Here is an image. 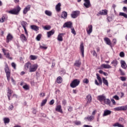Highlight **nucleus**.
<instances>
[{
  "mask_svg": "<svg viewBox=\"0 0 127 127\" xmlns=\"http://www.w3.org/2000/svg\"><path fill=\"white\" fill-rule=\"evenodd\" d=\"M21 8L19 7V6H17L16 8L13 9L10 11H6V12L7 13H9L10 14H18V12L20 11Z\"/></svg>",
  "mask_w": 127,
  "mask_h": 127,
  "instance_id": "1",
  "label": "nucleus"
},
{
  "mask_svg": "<svg viewBox=\"0 0 127 127\" xmlns=\"http://www.w3.org/2000/svg\"><path fill=\"white\" fill-rule=\"evenodd\" d=\"M79 84H80V80L79 79H75L70 83V86L71 88H76L77 86H79Z\"/></svg>",
  "mask_w": 127,
  "mask_h": 127,
  "instance_id": "2",
  "label": "nucleus"
},
{
  "mask_svg": "<svg viewBox=\"0 0 127 127\" xmlns=\"http://www.w3.org/2000/svg\"><path fill=\"white\" fill-rule=\"evenodd\" d=\"M79 14H80L79 11H73L71 14V17H72V18H76V17H78V15H79Z\"/></svg>",
  "mask_w": 127,
  "mask_h": 127,
  "instance_id": "3",
  "label": "nucleus"
},
{
  "mask_svg": "<svg viewBox=\"0 0 127 127\" xmlns=\"http://www.w3.org/2000/svg\"><path fill=\"white\" fill-rule=\"evenodd\" d=\"M127 105L124 106L118 107L114 108V111H127Z\"/></svg>",
  "mask_w": 127,
  "mask_h": 127,
  "instance_id": "4",
  "label": "nucleus"
},
{
  "mask_svg": "<svg viewBox=\"0 0 127 127\" xmlns=\"http://www.w3.org/2000/svg\"><path fill=\"white\" fill-rule=\"evenodd\" d=\"M38 68V65L37 64H34L31 65L29 69V72H35Z\"/></svg>",
  "mask_w": 127,
  "mask_h": 127,
  "instance_id": "5",
  "label": "nucleus"
},
{
  "mask_svg": "<svg viewBox=\"0 0 127 127\" xmlns=\"http://www.w3.org/2000/svg\"><path fill=\"white\" fill-rule=\"evenodd\" d=\"M30 7H31V6L30 5H28L26 6L23 10V14H26L29 10H30Z\"/></svg>",
  "mask_w": 127,
  "mask_h": 127,
  "instance_id": "6",
  "label": "nucleus"
},
{
  "mask_svg": "<svg viewBox=\"0 0 127 127\" xmlns=\"http://www.w3.org/2000/svg\"><path fill=\"white\" fill-rule=\"evenodd\" d=\"M72 22H67L63 25V27H64V28H65V27H67V28H72Z\"/></svg>",
  "mask_w": 127,
  "mask_h": 127,
  "instance_id": "7",
  "label": "nucleus"
},
{
  "mask_svg": "<svg viewBox=\"0 0 127 127\" xmlns=\"http://www.w3.org/2000/svg\"><path fill=\"white\" fill-rule=\"evenodd\" d=\"M5 67L4 71L6 73V75H10V70H9V68H8V65H7V64H5Z\"/></svg>",
  "mask_w": 127,
  "mask_h": 127,
  "instance_id": "8",
  "label": "nucleus"
},
{
  "mask_svg": "<svg viewBox=\"0 0 127 127\" xmlns=\"http://www.w3.org/2000/svg\"><path fill=\"white\" fill-rule=\"evenodd\" d=\"M85 2L84 3V5L86 7V8H89L91 6V2H90V0H84Z\"/></svg>",
  "mask_w": 127,
  "mask_h": 127,
  "instance_id": "9",
  "label": "nucleus"
},
{
  "mask_svg": "<svg viewBox=\"0 0 127 127\" xmlns=\"http://www.w3.org/2000/svg\"><path fill=\"white\" fill-rule=\"evenodd\" d=\"M86 31L88 34H90L91 32H93V26L92 25L88 26Z\"/></svg>",
  "mask_w": 127,
  "mask_h": 127,
  "instance_id": "10",
  "label": "nucleus"
},
{
  "mask_svg": "<svg viewBox=\"0 0 127 127\" xmlns=\"http://www.w3.org/2000/svg\"><path fill=\"white\" fill-rule=\"evenodd\" d=\"M104 41L107 44V45H109L112 47V42H111V40L109 39L108 37L104 38Z\"/></svg>",
  "mask_w": 127,
  "mask_h": 127,
  "instance_id": "11",
  "label": "nucleus"
},
{
  "mask_svg": "<svg viewBox=\"0 0 127 127\" xmlns=\"http://www.w3.org/2000/svg\"><path fill=\"white\" fill-rule=\"evenodd\" d=\"M56 111L61 114L63 113V110H62V107L61 105H58L56 107Z\"/></svg>",
  "mask_w": 127,
  "mask_h": 127,
  "instance_id": "12",
  "label": "nucleus"
},
{
  "mask_svg": "<svg viewBox=\"0 0 127 127\" xmlns=\"http://www.w3.org/2000/svg\"><path fill=\"white\" fill-rule=\"evenodd\" d=\"M12 38H13L12 35L9 33L6 37V43H9V41L12 40Z\"/></svg>",
  "mask_w": 127,
  "mask_h": 127,
  "instance_id": "13",
  "label": "nucleus"
},
{
  "mask_svg": "<svg viewBox=\"0 0 127 127\" xmlns=\"http://www.w3.org/2000/svg\"><path fill=\"white\" fill-rule=\"evenodd\" d=\"M112 114V111L109 110H105L104 111V114H103V117H106V116H110Z\"/></svg>",
  "mask_w": 127,
  "mask_h": 127,
  "instance_id": "14",
  "label": "nucleus"
},
{
  "mask_svg": "<svg viewBox=\"0 0 127 127\" xmlns=\"http://www.w3.org/2000/svg\"><path fill=\"white\" fill-rule=\"evenodd\" d=\"M31 65V63H30V62H27V63H26L24 65L25 70H28V69L29 70H30Z\"/></svg>",
  "mask_w": 127,
  "mask_h": 127,
  "instance_id": "15",
  "label": "nucleus"
},
{
  "mask_svg": "<svg viewBox=\"0 0 127 127\" xmlns=\"http://www.w3.org/2000/svg\"><path fill=\"white\" fill-rule=\"evenodd\" d=\"M80 49L82 57H84V44L83 43H81L80 45Z\"/></svg>",
  "mask_w": 127,
  "mask_h": 127,
  "instance_id": "16",
  "label": "nucleus"
},
{
  "mask_svg": "<svg viewBox=\"0 0 127 127\" xmlns=\"http://www.w3.org/2000/svg\"><path fill=\"white\" fill-rule=\"evenodd\" d=\"M98 13L100 15H107L108 14V10L107 9L102 10L100 11Z\"/></svg>",
  "mask_w": 127,
  "mask_h": 127,
  "instance_id": "17",
  "label": "nucleus"
},
{
  "mask_svg": "<svg viewBox=\"0 0 127 127\" xmlns=\"http://www.w3.org/2000/svg\"><path fill=\"white\" fill-rule=\"evenodd\" d=\"M2 51L4 54V55L6 56V58H8V59H11V60L12 59V58L9 57V53H6V50L5 49L3 48L2 49Z\"/></svg>",
  "mask_w": 127,
  "mask_h": 127,
  "instance_id": "18",
  "label": "nucleus"
},
{
  "mask_svg": "<svg viewBox=\"0 0 127 127\" xmlns=\"http://www.w3.org/2000/svg\"><path fill=\"white\" fill-rule=\"evenodd\" d=\"M55 33V31L54 30H52L49 32H47V37L48 38H50L51 36H52L53 34Z\"/></svg>",
  "mask_w": 127,
  "mask_h": 127,
  "instance_id": "19",
  "label": "nucleus"
},
{
  "mask_svg": "<svg viewBox=\"0 0 127 127\" xmlns=\"http://www.w3.org/2000/svg\"><path fill=\"white\" fill-rule=\"evenodd\" d=\"M86 99L87 100L86 105L90 104V103L92 102V96H91V95H87L86 96Z\"/></svg>",
  "mask_w": 127,
  "mask_h": 127,
  "instance_id": "20",
  "label": "nucleus"
},
{
  "mask_svg": "<svg viewBox=\"0 0 127 127\" xmlns=\"http://www.w3.org/2000/svg\"><path fill=\"white\" fill-rule=\"evenodd\" d=\"M67 15H68V14L67 13V12L64 11L62 13V14L61 15V16L62 18H64V19H66L67 18Z\"/></svg>",
  "mask_w": 127,
  "mask_h": 127,
  "instance_id": "21",
  "label": "nucleus"
},
{
  "mask_svg": "<svg viewBox=\"0 0 127 127\" xmlns=\"http://www.w3.org/2000/svg\"><path fill=\"white\" fill-rule=\"evenodd\" d=\"M105 99H106V96L104 95H99L98 96V100L100 102H103V101H105Z\"/></svg>",
  "mask_w": 127,
  "mask_h": 127,
  "instance_id": "22",
  "label": "nucleus"
},
{
  "mask_svg": "<svg viewBox=\"0 0 127 127\" xmlns=\"http://www.w3.org/2000/svg\"><path fill=\"white\" fill-rule=\"evenodd\" d=\"M101 67H102V68H104V69H111V68H112V66L105 64H102L101 65Z\"/></svg>",
  "mask_w": 127,
  "mask_h": 127,
  "instance_id": "23",
  "label": "nucleus"
},
{
  "mask_svg": "<svg viewBox=\"0 0 127 127\" xmlns=\"http://www.w3.org/2000/svg\"><path fill=\"white\" fill-rule=\"evenodd\" d=\"M63 35H64V33H60L59 34L58 36V41H63Z\"/></svg>",
  "mask_w": 127,
  "mask_h": 127,
  "instance_id": "24",
  "label": "nucleus"
},
{
  "mask_svg": "<svg viewBox=\"0 0 127 127\" xmlns=\"http://www.w3.org/2000/svg\"><path fill=\"white\" fill-rule=\"evenodd\" d=\"M56 9L57 11H60L61 10V3L59 2L56 5Z\"/></svg>",
  "mask_w": 127,
  "mask_h": 127,
  "instance_id": "25",
  "label": "nucleus"
},
{
  "mask_svg": "<svg viewBox=\"0 0 127 127\" xmlns=\"http://www.w3.org/2000/svg\"><path fill=\"white\" fill-rule=\"evenodd\" d=\"M121 67L123 68V69H126L127 68V64H126V62L124 61H121Z\"/></svg>",
  "mask_w": 127,
  "mask_h": 127,
  "instance_id": "26",
  "label": "nucleus"
},
{
  "mask_svg": "<svg viewBox=\"0 0 127 127\" xmlns=\"http://www.w3.org/2000/svg\"><path fill=\"white\" fill-rule=\"evenodd\" d=\"M30 27L31 29H33V30H35V31H38V30H39V29L38 26L36 25H31Z\"/></svg>",
  "mask_w": 127,
  "mask_h": 127,
  "instance_id": "27",
  "label": "nucleus"
},
{
  "mask_svg": "<svg viewBox=\"0 0 127 127\" xmlns=\"http://www.w3.org/2000/svg\"><path fill=\"white\" fill-rule=\"evenodd\" d=\"M96 77H97V79L98 80V81L99 82V84L100 85H102V78H101V77H100V75L99 74V73L96 74Z\"/></svg>",
  "mask_w": 127,
  "mask_h": 127,
  "instance_id": "28",
  "label": "nucleus"
},
{
  "mask_svg": "<svg viewBox=\"0 0 127 127\" xmlns=\"http://www.w3.org/2000/svg\"><path fill=\"white\" fill-rule=\"evenodd\" d=\"M104 103L106 104V105H109V106H111V100H110L109 99H106L105 98V99H104Z\"/></svg>",
  "mask_w": 127,
  "mask_h": 127,
  "instance_id": "29",
  "label": "nucleus"
},
{
  "mask_svg": "<svg viewBox=\"0 0 127 127\" xmlns=\"http://www.w3.org/2000/svg\"><path fill=\"white\" fill-rule=\"evenodd\" d=\"M103 83L104 84V85H106V86H109V82L108 81V80L106 79L105 77L102 78Z\"/></svg>",
  "mask_w": 127,
  "mask_h": 127,
  "instance_id": "30",
  "label": "nucleus"
},
{
  "mask_svg": "<svg viewBox=\"0 0 127 127\" xmlns=\"http://www.w3.org/2000/svg\"><path fill=\"white\" fill-rule=\"evenodd\" d=\"M85 119H86V120H87V121H88L89 122H91V121H93V120L95 119V117L92 115L86 117Z\"/></svg>",
  "mask_w": 127,
  "mask_h": 127,
  "instance_id": "31",
  "label": "nucleus"
},
{
  "mask_svg": "<svg viewBox=\"0 0 127 127\" xmlns=\"http://www.w3.org/2000/svg\"><path fill=\"white\" fill-rule=\"evenodd\" d=\"M20 39L22 40V41H26L27 40V39L26 38V37H25V35L24 34H22L20 37Z\"/></svg>",
  "mask_w": 127,
  "mask_h": 127,
  "instance_id": "32",
  "label": "nucleus"
},
{
  "mask_svg": "<svg viewBox=\"0 0 127 127\" xmlns=\"http://www.w3.org/2000/svg\"><path fill=\"white\" fill-rule=\"evenodd\" d=\"M111 64H113L115 67L119 64V62H118V60H114L111 62Z\"/></svg>",
  "mask_w": 127,
  "mask_h": 127,
  "instance_id": "33",
  "label": "nucleus"
},
{
  "mask_svg": "<svg viewBox=\"0 0 127 127\" xmlns=\"http://www.w3.org/2000/svg\"><path fill=\"white\" fill-rule=\"evenodd\" d=\"M10 120L9 119V118H3V122L4 124H9Z\"/></svg>",
  "mask_w": 127,
  "mask_h": 127,
  "instance_id": "34",
  "label": "nucleus"
},
{
  "mask_svg": "<svg viewBox=\"0 0 127 127\" xmlns=\"http://www.w3.org/2000/svg\"><path fill=\"white\" fill-rule=\"evenodd\" d=\"M45 14H46V15H48V16H51V15H52V12L49 10H46L45 11Z\"/></svg>",
  "mask_w": 127,
  "mask_h": 127,
  "instance_id": "35",
  "label": "nucleus"
},
{
  "mask_svg": "<svg viewBox=\"0 0 127 127\" xmlns=\"http://www.w3.org/2000/svg\"><path fill=\"white\" fill-rule=\"evenodd\" d=\"M57 82L58 84H61V83H62V77L59 76L57 79Z\"/></svg>",
  "mask_w": 127,
  "mask_h": 127,
  "instance_id": "36",
  "label": "nucleus"
},
{
  "mask_svg": "<svg viewBox=\"0 0 127 127\" xmlns=\"http://www.w3.org/2000/svg\"><path fill=\"white\" fill-rule=\"evenodd\" d=\"M81 65V62L79 61H75V63H74V66H76V67H80Z\"/></svg>",
  "mask_w": 127,
  "mask_h": 127,
  "instance_id": "37",
  "label": "nucleus"
},
{
  "mask_svg": "<svg viewBox=\"0 0 127 127\" xmlns=\"http://www.w3.org/2000/svg\"><path fill=\"white\" fill-rule=\"evenodd\" d=\"M27 22L24 21H22V22H21V25H22L23 28H25L26 27V25H27Z\"/></svg>",
  "mask_w": 127,
  "mask_h": 127,
  "instance_id": "38",
  "label": "nucleus"
},
{
  "mask_svg": "<svg viewBox=\"0 0 127 127\" xmlns=\"http://www.w3.org/2000/svg\"><path fill=\"white\" fill-rule=\"evenodd\" d=\"M119 15L120 16H123L125 18H127V14H126L125 13L121 12L119 13Z\"/></svg>",
  "mask_w": 127,
  "mask_h": 127,
  "instance_id": "39",
  "label": "nucleus"
},
{
  "mask_svg": "<svg viewBox=\"0 0 127 127\" xmlns=\"http://www.w3.org/2000/svg\"><path fill=\"white\" fill-rule=\"evenodd\" d=\"M46 103H47V99L43 100L41 104V106L43 107V106L45 105V104H46Z\"/></svg>",
  "mask_w": 127,
  "mask_h": 127,
  "instance_id": "40",
  "label": "nucleus"
},
{
  "mask_svg": "<svg viewBox=\"0 0 127 127\" xmlns=\"http://www.w3.org/2000/svg\"><path fill=\"white\" fill-rule=\"evenodd\" d=\"M13 91L9 88L8 89L7 91V96H11V94H12Z\"/></svg>",
  "mask_w": 127,
  "mask_h": 127,
  "instance_id": "41",
  "label": "nucleus"
},
{
  "mask_svg": "<svg viewBox=\"0 0 127 127\" xmlns=\"http://www.w3.org/2000/svg\"><path fill=\"white\" fill-rule=\"evenodd\" d=\"M113 127H124V126L120 124L119 123H116L114 125H113Z\"/></svg>",
  "mask_w": 127,
  "mask_h": 127,
  "instance_id": "42",
  "label": "nucleus"
},
{
  "mask_svg": "<svg viewBox=\"0 0 127 127\" xmlns=\"http://www.w3.org/2000/svg\"><path fill=\"white\" fill-rule=\"evenodd\" d=\"M44 29H45V30H50V28H51V26H50V25H47L45 26V27H43Z\"/></svg>",
  "mask_w": 127,
  "mask_h": 127,
  "instance_id": "43",
  "label": "nucleus"
},
{
  "mask_svg": "<svg viewBox=\"0 0 127 127\" xmlns=\"http://www.w3.org/2000/svg\"><path fill=\"white\" fill-rule=\"evenodd\" d=\"M41 36H42V35L41 34H39L37 36L36 39L37 40V41H40V39H41Z\"/></svg>",
  "mask_w": 127,
  "mask_h": 127,
  "instance_id": "44",
  "label": "nucleus"
},
{
  "mask_svg": "<svg viewBox=\"0 0 127 127\" xmlns=\"http://www.w3.org/2000/svg\"><path fill=\"white\" fill-rule=\"evenodd\" d=\"M6 17L5 15L2 16L1 18H0V22H3L5 20Z\"/></svg>",
  "mask_w": 127,
  "mask_h": 127,
  "instance_id": "45",
  "label": "nucleus"
},
{
  "mask_svg": "<svg viewBox=\"0 0 127 127\" xmlns=\"http://www.w3.org/2000/svg\"><path fill=\"white\" fill-rule=\"evenodd\" d=\"M30 58L31 60H35L36 59V58H37L35 56L31 55L30 56Z\"/></svg>",
  "mask_w": 127,
  "mask_h": 127,
  "instance_id": "46",
  "label": "nucleus"
},
{
  "mask_svg": "<svg viewBox=\"0 0 127 127\" xmlns=\"http://www.w3.org/2000/svg\"><path fill=\"white\" fill-rule=\"evenodd\" d=\"M83 83H84V84H88L89 83V79L87 78H85L83 80Z\"/></svg>",
  "mask_w": 127,
  "mask_h": 127,
  "instance_id": "47",
  "label": "nucleus"
},
{
  "mask_svg": "<svg viewBox=\"0 0 127 127\" xmlns=\"http://www.w3.org/2000/svg\"><path fill=\"white\" fill-rule=\"evenodd\" d=\"M23 89H24L26 90H29V86H28L27 84L24 85L23 86Z\"/></svg>",
  "mask_w": 127,
  "mask_h": 127,
  "instance_id": "48",
  "label": "nucleus"
},
{
  "mask_svg": "<svg viewBox=\"0 0 127 127\" xmlns=\"http://www.w3.org/2000/svg\"><path fill=\"white\" fill-rule=\"evenodd\" d=\"M71 33L72 34H74V35H76V31H75V29H74V28H71Z\"/></svg>",
  "mask_w": 127,
  "mask_h": 127,
  "instance_id": "49",
  "label": "nucleus"
},
{
  "mask_svg": "<svg viewBox=\"0 0 127 127\" xmlns=\"http://www.w3.org/2000/svg\"><path fill=\"white\" fill-rule=\"evenodd\" d=\"M40 48H41V49H44V50L47 49V47L45 46H40Z\"/></svg>",
  "mask_w": 127,
  "mask_h": 127,
  "instance_id": "50",
  "label": "nucleus"
},
{
  "mask_svg": "<svg viewBox=\"0 0 127 127\" xmlns=\"http://www.w3.org/2000/svg\"><path fill=\"white\" fill-rule=\"evenodd\" d=\"M74 124L76 125V126H80L81 122L80 121H75Z\"/></svg>",
  "mask_w": 127,
  "mask_h": 127,
  "instance_id": "51",
  "label": "nucleus"
},
{
  "mask_svg": "<svg viewBox=\"0 0 127 127\" xmlns=\"http://www.w3.org/2000/svg\"><path fill=\"white\" fill-rule=\"evenodd\" d=\"M120 57H122V58L125 57V53H124L123 52H120Z\"/></svg>",
  "mask_w": 127,
  "mask_h": 127,
  "instance_id": "52",
  "label": "nucleus"
},
{
  "mask_svg": "<svg viewBox=\"0 0 127 127\" xmlns=\"http://www.w3.org/2000/svg\"><path fill=\"white\" fill-rule=\"evenodd\" d=\"M66 104H67V102L66 101V100H63L62 105H63L64 106H66Z\"/></svg>",
  "mask_w": 127,
  "mask_h": 127,
  "instance_id": "53",
  "label": "nucleus"
},
{
  "mask_svg": "<svg viewBox=\"0 0 127 127\" xmlns=\"http://www.w3.org/2000/svg\"><path fill=\"white\" fill-rule=\"evenodd\" d=\"M114 99H115V100H117V101H119L120 100V97H119L117 95H115L113 97Z\"/></svg>",
  "mask_w": 127,
  "mask_h": 127,
  "instance_id": "54",
  "label": "nucleus"
},
{
  "mask_svg": "<svg viewBox=\"0 0 127 127\" xmlns=\"http://www.w3.org/2000/svg\"><path fill=\"white\" fill-rule=\"evenodd\" d=\"M93 53V56H95V57H97V53H96V51L94 50L92 51Z\"/></svg>",
  "mask_w": 127,
  "mask_h": 127,
  "instance_id": "55",
  "label": "nucleus"
},
{
  "mask_svg": "<svg viewBox=\"0 0 127 127\" xmlns=\"http://www.w3.org/2000/svg\"><path fill=\"white\" fill-rule=\"evenodd\" d=\"M121 80L124 81L127 80V78L124 76H121Z\"/></svg>",
  "mask_w": 127,
  "mask_h": 127,
  "instance_id": "56",
  "label": "nucleus"
},
{
  "mask_svg": "<svg viewBox=\"0 0 127 127\" xmlns=\"http://www.w3.org/2000/svg\"><path fill=\"white\" fill-rule=\"evenodd\" d=\"M11 66H12V67H13V68H14V69H15V68L16 67V65L14 63H12Z\"/></svg>",
  "mask_w": 127,
  "mask_h": 127,
  "instance_id": "57",
  "label": "nucleus"
},
{
  "mask_svg": "<svg viewBox=\"0 0 127 127\" xmlns=\"http://www.w3.org/2000/svg\"><path fill=\"white\" fill-rule=\"evenodd\" d=\"M24 30L25 31V33L27 36H28V33H27V30H26V28H23Z\"/></svg>",
  "mask_w": 127,
  "mask_h": 127,
  "instance_id": "58",
  "label": "nucleus"
},
{
  "mask_svg": "<svg viewBox=\"0 0 127 127\" xmlns=\"http://www.w3.org/2000/svg\"><path fill=\"white\" fill-rule=\"evenodd\" d=\"M123 10L125 12H127V7H126V6L123 7Z\"/></svg>",
  "mask_w": 127,
  "mask_h": 127,
  "instance_id": "59",
  "label": "nucleus"
},
{
  "mask_svg": "<svg viewBox=\"0 0 127 127\" xmlns=\"http://www.w3.org/2000/svg\"><path fill=\"white\" fill-rule=\"evenodd\" d=\"M55 103V101L54 99H52L51 101H50V105H53Z\"/></svg>",
  "mask_w": 127,
  "mask_h": 127,
  "instance_id": "60",
  "label": "nucleus"
},
{
  "mask_svg": "<svg viewBox=\"0 0 127 127\" xmlns=\"http://www.w3.org/2000/svg\"><path fill=\"white\" fill-rule=\"evenodd\" d=\"M120 71L121 74L122 76H125V75H126V73H125V72L124 71H123V70H122V69H120Z\"/></svg>",
  "mask_w": 127,
  "mask_h": 127,
  "instance_id": "61",
  "label": "nucleus"
},
{
  "mask_svg": "<svg viewBox=\"0 0 127 127\" xmlns=\"http://www.w3.org/2000/svg\"><path fill=\"white\" fill-rule=\"evenodd\" d=\"M12 110H13V105H11L9 106V110L12 111Z\"/></svg>",
  "mask_w": 127,
  "mask_h": 127,
  "instance_id": "62",
  "label": "nucleus"
},
{
  "mask_svg": "<svg viewBox=\"0 0 127 127\" xmlns=\"http://www.w3.org/2000/svg\"><path fill=\"white\" fill-rule=\"evenodd\" d=\"M111 102L113 103V105H116V101L114 99H111Z\"/></svg>",
  "mask_w": 127,
  "mask_h": 127,
  "instance_id": "63",
  "label": "nucleus"
},
{
  "mask_svg": "<svg viewBox=\"0 0 127 127\" xmlns=\"http://www.w3.org/2000/svg\"><path fill=\"white\" fill-rule=\"evenodd\" d=\"M83 127H92V126L85 125L83 126Z\"/></svg>",
  "mask_w": 127,
  "mask_h": 127,
  "instance_id": "64",
  "label": "nucleus"
}]
</instances>
